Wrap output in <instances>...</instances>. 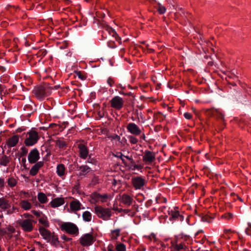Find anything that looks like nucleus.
<instances>
[{
	"mask_svg": "<svg viewBox=\"0 0 251 251\" xmlns=\"http://www.w3.org/2000/svg\"><path fill=\"white\" fill-rule=\"evenodd\" d=\"M18 212V208L14 206H11V202L7 199L1 197L0 198V213H2L6 212L7 215H11L15 212Z\"/></svg>",
	"mask_w": 251,
	"mask_h": 251,
	"instance_id": "nucleus-1",
	"label": "nucleus"
},
{
	"mask_svg": "<svg viewBox=\"0 0 251 251\" xmlns=\"http://www.w3.org/2000/svg\"><path fill=\"white\" fill-rule=\"evenodd\" d=\"M131 183L135 190H143L148 183V180L143 176H135L132 177Z\"/></svg>",
	"mask_w": 251,
	"mask_h": 251,
	"instance_id": "nucleus-2",
	"label": "nucleus"
},
{
	"mask_svg": "<svg viewBox=\"0 0 251 251\" xmlns=\"http://www.w3.org/2000/svg\"><path fill=\"white\" fill-rule=\"evenodd\" d=\"M190 239V237L187 235H183L179 239H177L176 242H172V248L173 251H187L188 248L185 242Z\"/></svg>",
	"mask_w": 251,
	"mask_h": 251,
	"instance_id": "nucleus-3",
	"label": "nucleus"
},
{
	"mask_svg": "<svg viewBox=\"0 0 251 251\" xmlns=\"http://www.w3.org/2000/svg\"><path fill=\"white\" fill-rule=\"evenodd\" d=\"M94 212L100 219L104 221H108L112 216V211L110 209L97 205L94 207Z\"/></svg>",
	"mask_w": 251,
	"mask_h": 251,
	"instance_id": "nucleus-4",
	"label": "nucleus"
},
{
	"mask_svg": "<svg viewBox=\"0 0 251 251\" xmlns=\"http://www.w3.org/2000/svg\"><path fill=\"white\" fill-rule=\"evenodd\" d=\"M60 229L62 231H65L70 235H77L79 233L78 227L73 223L65 222L62 223L60 226Z\"/></svg>",
	"mask_w": 251,
	"mask_h": 251,
	"instance_id": "nucleus-5",
	"label": "nucleus"
},
{
	"mask_svg": "<svg viewBox=\"0 0 251 251\" xmlns=\"http://www.w3.org/2000/svg\"><path fill=\"white\" fill-rule=\"evenodd\" d=\"M102 36L103 38L111 39L113 38L118 42L119 45L122 43L121 38L118 36L116 32L110 27H106L102 31Z\"/></svg>",
	"mask_w": 251,
	"mask_h": 251,
	"instance_id": "nucleus-6",
	"label": "nucleus"
},
{
	"mask_svg": "<svg viewBox=\"0 0 251 251\" xmlns=\"http://www.w3.org/2000/svg\"><path fill=\"white\" fill-rule=\"evenodd\" d=\"M25 144L26 146H32L35 145L39 140L38 132L33 130H30L27 132Z\"/></svg>",
	"mask_w": 251,
	"mask_h": 251,
	"instance_id": "nucleus-7",
	"label": "nucleus"
},
{
	"mask_svg": "<svg viewBox=\"0 0 251 251\" xmlns=\"http://www.w3.org/2000/svg\"><path fill=\"white\" fill-rule=\"evenodd\" d=\"M94 241L95 238L91 233H86L79 239V243L83 247L90 246L94 243Z\"/></svg>",
	"mask_w": 251,
	"mask_h": 251,
	"instance_id": "nucleus-8",
	"label": "nucleus"
},
{
	"mask_svg": "<svg viewBox=\"0 0 251 251\" xmlns=\"http://www.w3.org/2000/svg\"><path fill=\"white\" fill-rule=\"evenodd\" d=\"M19 225L23 230L26 232H30L33 229L34 221L31 219L21 220L19 221Z\"/></svg>",
	"mask_w": 251,
	"mask_h": 251,
	"instance_id": "nucleus-9",
	"label": "nucleus"
},
{
	"mask_svg": "<svg viewBox=\"0 0 251 251\" xmlns=\"http://www.w3.org/2000/svg\"><path fill=\"white\" fill-rule=\"evenodd\" d=\"M126 128L129 133L135 136H139L142 132V129L134 123H129L127 124Z\"/></svg>",
	"mask_w": 251,
	"mask_h": 251,
	"instance_id": "nucleus-10",
	"label": "nucleus"
},
{
	"mask_svg": "<svg viewBox=\"0 0 251 251\" xmlns=\"http://www.w3.org/2000/svg\"><path fill=\"white\" fill-rule=\"evenodd\" d=\"M169 219L174 221H183L184 217L180 214L178 208L177 207H174L173 209L169 211Z\"/></svg>",
	"mask_w": 251,
	"mask_h": 251,
	"instance_id": "nucleus-11",
	"label": "nucleus"
},
{
	"mask_svg": "<svg viewBox=\"0 0 251 251\" xmlns=\"http://www.w3.org/2000/svg\"><path fill=\"white\" fill-rule=\"evenodd\" d=\"M79 156L83 159H86L88 155L89 150L86 145L83 142H79L77 144Z\"/></svg>",
	"mask_w": 251,
	"mask_h": 251,
	"instance_id": "nucleus-12",
	"label": "nucleus"
},
{
	"mask_svg": "<svg viewBox=\"0 0 251 251\" xmlns=\"http://www.w3.org/2000/svg\"><path fill=\"white\" fill-rule=\"evenodd\" d=\"M110 103L112 108L119 110L123 108L124 100L121 97L115 96L110 100Z\"/></svg>",
	"mask_w": 251,
	"mask_h": 251,
	"instance_id": "nucleus-13",
	"label": "nucleus"
},
{
	"mask_svg": "<svg viewBox=\"0 0 251 251\" xmlns=\"http://www.w3.org/2000/svg\"><path fill=\"white\" fill-rule=\"evenodd\" d=\"M28 162L30 164H34L38 162L40 159V153L36 148L31 150L27 156Z\"/></svg>",
	"mask_w": 251,
	"mask_h": 251,
	"instance_id": "nucleus-14",
	"label": "nucleus"
},
{
	"mask_svg": "<svg viewBox=\"0 0 251 251\" xmlns=\"http://www.w3.org/2000/svg\"><path fill=\"white\" fill-rule=\"evenodd\" d=\"M155 159V153L151 151L146 150L143 156V161L147 165L151 164Z\"/></svg>",
	"mask_w": 251,
	"mask_h": 251,
	"instance_id": "nucleus-15",
	"label": "nucleus"
},
{
	"mask_svg": "<svg viewBox=\"0 0 251 251\" xmlns=\"http://www.w3.org/2000/svg\"><path fill=\"white\" fill-rule=\"evenodd\" d=\"M33 93L36 98L40 100H43L47 96L45 89L42 86L35 87L33 90Z\"/></svg>",
	"mask_w": 251,
	"mask_h": 251,
	"instance_id": "nucleus-16",
	"label": "nucleus"
},
{
	"mask_svg": "<svg viewBox=\"0 0 251 251\" xmlns=\"http://www.w3.org/2000/svg\"><path fill=\"white\" fill-rule=\"evenodd\" d=\"M82 206L80 202L77 199H74L70 203V208L71 212H76L81 209Z\"/></svg>",
	"mask_w": 251,
	"mask_h": 251,
	"instance_id": "nucleus-17",
	"label": "nucleus"
},
{
	"mask_svg": "<svg viewBox=\"0 0 251 251\" xmlns=\"http://www.w3.org/2000/svg\"><path fill=\"white\" fill-rule=\"evenodd\" d=\"M43 161H38L34 163V165L32 166L29 171L30 175L31 176H36L38 174L39 170L43 166Z\"/></svg>",
	"mask_w": 251,
	"mask_h": 251,
	"instance_id": "nucleus-18",
	"label": "nucleus"
},
{
	"mask_svg": "<svg viewBox=\"0 0 251 251\" xmlns=\"http://www.w3.org/2000/svg\"><path fill=\"white\" fill-rule=\"evenodd\" d=\"M77 176L79 177L85 176L87 174L91 171V169L87 165H81L78 168Z\"/></svg>",
	"mask_w": 251,
	"mask_h": 251,
	"instance_id": "nucleus-19",
	"label": "nucleus"
},
{
	"mask_svg": "<svg viewBox=\"0 0 251 251\" xmlns=\"http://www.w3.org/2000/svg\"><path fill=\"white\" fill-rule=\"evenodd\" d=\"M65 201L63 198H56L51 200L50 202V204L52 208H56L63 205Z\"/></svg>",
	"mask_w": 251,
	"mask_h": 251,
	"instance_id": "nucleus-20",
	"label": "nucleus"
},
{
	"mask_svg": "<svg viewBox=\"0 0 251 251\" xmlns=\"http://www.w3.org/2000/svg\"><path fill=\"white\" fill-rule=\"evenodd\" d=\"M19 137L17 135H13L8 138L6 142V145L9 148L15 147L18 143Z\"/></svg>",
	"mask_w": 251,
	"mask_h": 251,
	"instance_id": "nucleus-21",
	"label": "nucleus"
},
{
	"mask_svg": "<svg viewBox=\"0 0 251 251\" xmlns=\"http://www.w3.org/2000/svg\"><path fill=\"white\" fill-rule=\"evenodd\" d=\"M133 201V198L126 194H124L121 197V202L127 206L132 204Z\"/></svg>",
	"mask_w": 251,
	"mask_h": 251,
	"instance_id": "nucleus-22",
	"label": "nucleus"
},
{
	"mask_svg": "<svg viewBox=\"0 0 251 251\" xmlns=\"http://www.w3.org/2000/svg\"><path fill=\"white\" fill-rule=\"evenodd\" d=\"M39 231L41 235L45 240H48L51 237V232L44 227H40Z\"/></svg>",
	"mask_w": 251,
	"mask_h": 251,
	"instance_id": "nucleus-23",
	"label": "nucleus"
},
{
	"mask_svg": "<svg viewBox=\"0 0 251 251\" xmlns=\"http://www.w3.org/2000/svg\"><path fill=\"white\" fill-rule=\"evenodd\" d=\"M66 168L63 164H59L56 166V174L60 177L66 175Z\"/></svg>",
	"mask_w": 251,
	"mask_h": 251,
	"instance_id": "nucleus-24",
	"label": "nucleus"
},
{
	"mask_svg": "<svg viewBox=\"0 0 251 251\" xmlns=\"http://www.w3.org/2000/svg\"><path fill=\"white\" fill-rule=\"evenodd\" d=\"M20 207L24 210L27 211L31 209L32 204L27 200H22L19 203Z\"/></svg>",
	"mask_w": 251,
	"mask_h": 251,
	"instance_id": "nucleus-25",
	"label": "nucleus"
},
{
	"mask_svg": "<svg viewBox=\"0 0 251 251\" xmlns=\"http://www.w3.org/2000/svg\"><path fill=\"white\" fill-rule=\"evenodd\" d=\"M37 199L41 204H45L48 201V199L46 195L43 192H39L37 194Z\"/></svg>",
	"mask_w": 251,
	"mask_h": 251,
	"instance_id": "nucleus-26",
	"label": "nucleus"
},
{
	"mask_svg": "<svg viewBox=\"0 0 251 251\" xmlns=\"http://www.w3.org/2000/svg\"><path fill=\"white\" fill-rule=\"evenodd\" d=\"M121 229H116L111 230L109 233V237L112 240H117L120 235Z\"/></svg>",
	"mask_w": 251,
	"mask_h": 251,
	"instance_id": "nucleus-27",
	"label": "nucleus"
},
{
	"mask_svg": "<svg viewBox=\"0 0 251 251\" xmlns=\"http://www.w3.org/2000/svg\"><path fill=\"white\" fill-rule=\"evenodd\" d=\"M38 221L44 227H48L49 226L50 224L48 218L45 215L40 217L38 219Z\"/></svg>",
	"mask_w": 251,
	"mask_h": 251,
	"instance_id": "nucleus-28",
	"label": "nucleus"
},
{
	"mask_svg": "<svg viewBox=\"0 0 251 251\" xmlns=\"http://www.w3.org/2000/svg\"><path fill=\"white\" fill-rule=\"evenodd\" d=\"M82 218L84 221L89 222L92 220V215L90 211H86L82 213Z\"/></svg>",
	"mask_w": 251,
	"mask_h": 251,
	"instance_id": "nucleus-29",
	"label": "nucleus"
},
{
	"mask_svg": "<svg viewBox=\"0 0 251 251\" xmlns=\"http://www.w3.org/2000/svg\"><path fill=\"white\" fill-rule=\"evenodd\" d=\"M116 251H126V248L124 243L117 242L115 244Z\"/></svg>",
	"mask_w": 251,
	"mask_h": 251,
	"instance_id": "nucleus-30",
	"label": "nucleus"
},
{
	"mask_svg": "<svg viewBox=\"0 0 251 251\" xmlns=\"http://www.w3.org/2000/svg\"><path fill=\"white\" fill-rule=\"evenodd\" d=\"M56 145L59 148L62 150H65L67 148V143L62 139L56 140Z\"/></svg>",
	"mask_w": 251,
	"mask_h": 251,
	"instance_id": "nucleus-31",
	"label": "nucleus"
},
{
	"mask_svg": "<svg viewBox=\"0 0 251 251\" xmlns=\"http://www.w3.org/2000/svg\"><path fill=\"white\" fill-rule=\"evenodd\" d=\"M112 196L107 194H100V201L102 203L107 202L112 199Z\"/></svg>",
	"mask_w": 251,
	"mask_h": 251,
	"instance_id": "nucleus-32",
	"label": "nucleus"
},
{
	"mask_svg": "<svg viewBox=\"0 0 251 251\" xmlns=\"http://www.w3.org/2000/svg\"><path fill=\"white\" fill-rule=\"evenodd\" d=\"M9 159L6 155H3L0 159V165L3 166H6L9 163Z\"/></svg>",
	"mask_w": 251,
	"mask_h": 251,
	"instance_id": "nucleus-33",
	"label": "nucleus"
},
{
	"mask_svg": "<svg viewBox=\"0 0 251 251\" xmlns=\"http://www.w3.org/2000/svg\"><path fill=\"white\" fill-rule=\"evenodd\" d=\"M8 185L10 187H15L17 184V180L14 177H10L7 179Z\"/></svg>",
	"mask_w": 251,
	"mask_h": 251,
	"instance_id": "nucleus-34",
	"label": "nucleus"
},
{
	"mask_svg": "<svg viewBox=\"0 0 251 251\" xmlns=\"http://www.w3.org/2000/svg\"><path fill=\"white\" fill-rule=\"evenodd\" d=\"M91 198L95 202H99L100 201V194L97 192L93 193L91 195Z\"/></svg>",
	"mask_w": 251,
	"mask_h": 251,
	"instance_id": "nucleus-35",
	"label": "nucleus"
},
{
	"mask_svg": "<svg viewBox=\"0 0 251 251\" xmlns=\"http://www.w3.org/2000/svg\"><path fill=\"white\" fill-rule=\"evenodd\" d=\"M117 43L119 44L115 39L113 38L109 39L107 42V45L109 48H115L117 46Z\"/></svg>",
	"mask_w": 251,
	"mask_h": 251,
	"instance_id": "nucleus-36",
	"label": "nucleus"
},
{
	"mask_svg": "<svg viewBox=\"0 0 251 251\" xmlns=\"http://www.w3.org/2000/svg\"><path fill=\"white\" fill-rule=\"evenodd\" d=\"M75 77H77L79 79H80L81 80H84L86 78V76L84 72H82L81 71H75Z\"/></svg>",
	"mask_w": 251,
	"mask_h": 251,
	"instance_id": "nucleus-37",
	"label": "nucleus"
},
{
	"mask_svg": "<svg viewBox=\"0 0 251 251\" xmlns=\"http://www.w3.org/2000/svg\"><path fill=\"white\" fill-rule=\"evenodd\" d=\"M47 240L50 241L53 244L56 245L59 242L57 236L51 233V237Z\"/></svg>",
	"mask_w": 251,
	"mask_h": 251,
	"instance_id": "nucleus-38",
	"label": "nucleus"
},
{
	"mask_svg": "<svg viewBox=\"0 0 251 251\" xmlns=\"http://www.w3.org/2000/svg\"><path fill=\"white\" fill-rule=\"evenodd\" d=\"M129 143L132 145L136 144L138 142V139L133 135H129L127 137Z\"/></svg>",
	"mask_w": 251,
	"mask_h": 251,
	"instance_id": "nucleus-39",
	"label": "nucleus"
},
{
	"mask_svg": "<svg viewBox=\"0 0 251 251\" xmlns=\"http://www.w3.org/2000/svg\"><path fill=\"white\" fill-rule=\"evenodd\" d=\"M157 11L159 14H163L166 12V8L164 6L159 4L158 7L157 8Z\"/></svg>",
	"mask_w": 251,
	"mask_h": 251,
	"instance_id": "nucleus-40",
	"label": "nucleus"
},
{
	"mask_svg": "<svg viewBox=\"0 0 251 251\" xmlns=\"http://www.w3.org/2000/svg\"><path fill=\"white\" fill-rule=\"evenodd\" d=\"M20 196L22 198L26 199L30 197V194L28 192L25 191H21L20 192Z\"/></svg>",
	"mask_w": 251,
	"mask_h": 251,
	"instance_id": "nucleus-41",
	"label": "nucleus"
},
{
	"mask_svg": "<svg viewBox=\"0 0 251 251\" xmlns=\"http://www.w3.org/2000/svg\"><path fill=\"white\" fill-rule=\"evenodd\" d=\"M233 217V215L231 213H227L222 216V218L226 219L227 220L232 219Z\"/></svg>",
	"mask_w": 251,
	"mask_h": 251,
	"instance_id": "nucleus-42",
	"label": "nucleus"
},
{
	"mask_svg": "<svg viewBox=\"0 0 251 251\" xmlns=\"http://www.w3.org/2000/svg\"><path fill=\"white\" fill-rule=\"evenodd\" d=\"M115 79L114 78L109 77L107 78V83L109 85V86L112 87L115 84Z\"/></svg>",
	"mask_w": 251,
	"mask_h": 251,
	"instance_id": "nucleus-43",
	"label": "nucleus"
},
{
	"mask_svg": "<svg viewBox=\"0 0 251 251\" xmlns=\"http://www.w3.org/2000/svg\"><path fill=\"white\" fill-rule=\"evenodd\" d=\"M184 117L187 120H190L192 118V115L189 112H185L184 113Z\"/></svg>",
	"mask_w": 251,
	"mask_h": 251,
	"instance_id": "nucleus-44",
	"label": "nucleus"
},
{
	"mask_svg": "<svg viewBox=\"0 0 251 251\" xmlns=\"http://www.w3.org/2000/svg\"><path fill=\"white\" fill-rule=\"evenodd\" d=\"M31 212L33 214H34L35 216H36L37 217H41V215L42 214V212L40 211H36V210H33L31 211Z\"/></svg>",
	"mask_w": 251,
	"mask_h": 251,
	"instance_id": "nucleus-45",
	"label": "nucleus"
},
{
	"mask_svg": "<svg viewBox=\"0 0 251 251\" xmlns=\"http://www.w3.org/2000/svg\"><path fill=\"white\" fill-rule=\"evenodd\" d=\"M143 168V166L140 164H135L133 166V170H137L138 171L141 170Z\"/></svg>",
	"mask_w": 251,
	"mask_h": 251,
	"instance_id": "nucleus-46",
	"label": "nucleus"
},
{
	"mask_svg": "<svg viewBox=\"0 0 251 251\" xmlns=\"http://www.w3.org/2000/svg\"><path fill=\"white\" fill-rule=\"evenodd\" d=\"M108 251H116V249H114V246L110 244L107 247Z\"/></svg>",
	"mask_w": 251,
	"mask_h": 251,
	"instance_id": "nucleus-47",
	"label": "nucleus"
},
{
	"mask_svg": "<svg viewBox=\"0 0 251 251\" xmlns=\"http://www.w3.org/2000/svg\"><path fill=\"white\" fill-rule=\"evenodd\" d=\"M119 157L122 159V161H124V159H123V157H125L126 158V159H127L128 160H132V158L130 157H129L128 156H125V155H123L122 153L121 154V155L120 156H119Z\"/></svg>",
	"mask_w": 251,
	"mask_h": 251,
	"instance_id": "nucleus-48",
	"label": "nucleus"
},
{
	"mask_svg": "<svg viewBox=\"0 0 251 251\" xmlns=\"http://www.w3.org/2000/svg\"><path fill=\"white\" fill-rule=\"evenodd\" d=\"M61 238L66 241H69L71 239L70 238L67 237L65 235H62Z\"/></svg>",
	"mask_w": 251,
	"mask_h": 251,
	"instance_id": "nucleus-49",
	"label": "nucleus"
},
{
	"mask_svg": "<svg viewBox=\"0 0 251 251\" xmlns=\"http://www.w3.org/2000/svg\"><path fill=\"white\" fill-rule=\"evenodd\" d=\"M116 87H117V88H121L122 90H124L126 88L125 86H123L122 84L120 83L116 84Z\"/></svg>",
	"mask_w": 251,
	"mask_h": 251,
	"instance_id": "nucleus-50",
	"label": "nucleus"
},
{
	"mask_svg": "<svg viewBox=\"0 0 251 251\" xmlns=\"http://www.w3.org/2000/svg\"><path fill=\"white\" fill-rule=\"evenodd\" d=\"M23 216L25 217V218H32L33 216L32 215H30L29 214H28V213H25L23 214Z\"/></svg>",
	"mask_w": 251,
	"mask_h": 251,
	"instance_id": "nucleus-51",
	"label": "nucleus"
},
{
	"mask_svg": "<svg viewBox=\"0 0 251 251\" xmlns=\"http://www.w3.org/2000/svg\"><path fill=\"white\" fill-rule=\"evenodd\" d=\"M119 93L120 94V95H124V96H126V95H128V94L127 93H125L123 90H121L120 91H119Z\"/></svg>",
	"mask_w": 251,
	"mask_h": 251,
	"instance_id": "nucleus-52",
	"label": "nucleus"
},
{
	"mask_svg": "<svg viewBox=\"0 0 251 251\" xmlns=\"http://www.w3.org/2000/svg\"><path fill=\"white\" fill-rule=\"evenodd\" d=\"M203 232V231L202 230H198L195 234V237H197L198 235L201 233H202Z\"/></svg>",
	"mask_w": 251,
	"mask_h": 251,
	"instance_id": "nucleus-53",
	"label": "nucleus"
},
{
	"mask_svg": "<svg viewBox=\"0 0 251 251\" xmlns=\"http://www.w3.org/2000/svg\"><path fill=\"white\" fill-rule=\"evenodd\" d=\"M5 70H6L5 68L3 66H1L0 65V71L1 72H4L5 71Z\"/></svg>",
	"mask_w": 251,
	"mask_h": 251,
	"instance_id": "nucleus-54",
	"label": "nucleus"
},
{
	"mask_svg": "<svg viewBox=\"0 0 251 251\" xmlns=\"http://www.w3.org/2000/svg\"><path fill=\"white\" fill-rule=\"evenodd\" d=\"M141 138L143 139V140H145L146 139V136H145V134L144 133H141Z\"/></svg>",
	"mask_w": 251,
	"mask_h": 251,
	"instance_id": "nucleus-55",
	"label": "nucleus"
},
{
	"mask_svg": "<svg viewBox=\"0 0 251 251\" xmlns=\"http://www.w3.org/2000/svg\"><path fill=\"white\" fill-rule=\"evenodd\" d=\"M4 179L0 178V185H3L4 184Z\"/></svg>",
	"mask_w": 251,
	"mask_h": 251,
	"instance_id": "nucleus-56",
	"label": "nucleus"
},
{
	"mask_svg": "<svg viewBox=\"0 0 251 251\" xmlns=\"http://www.w3.org/2000/svg\"><path fill=\"white\" fill-rule=\"evenodd\" d=\"M24 130V128H19L17 129V132H22V131H23Z\"/></svg>",
	"mask_w": 251,
	"mask_h": 251,
	"instance_id": "nucleus-57",
	"label": "nucleus"
},
{
	"mask_svg": "<svg viewBox=\"0 0 251 251\" xmlns=\"http://www.w3.org/2000/svg\"><path fill=\"white\" fill-rule=\"evenodd\" d=\"M130 210L129 209H124L123 210V212L126 214H128V213L130 212Z\"/></svg>",
	"mask_w": 251,
	"mask_h": 251,
	"instance_id": "nucleus-58",
	"label": "nucleus"
},
{
	"mask_svg": "<svg viewBox=\"0 0 251 251\" xmlns=\"http://www.w3.org/2000/svg\"><path fill=\"white\" fill-rule=\"evenodd\" d=\"M220 113V117L221 119H224V115L220 112H219Z\"/></svg>",
	"mask_w": 251,
	"mask_h": 251,
	"instance_id": "nucleus-59",
	"label": "nucleus"
},
{
	"mask_svg": "<svg viewBox=\"0 0 251 251\" xmlns=\"http://www.w3.org/2000/svg\"><path fill=\"white\" fill-rule=\"evenodd\" d=\"M35 244H36V245H38V246L41 245L40 243V242H36L35 243Z\"/></svg>",
	"mask_w": 251,
	"mask_h": 251,
	"instance_id": "nucleus-60",
	"label": "nucleus"
},
{
	"mask_svg": "<svg viewBox=\"0 0 251 251\" xmlns=\"http://www.w3.org/2000/svg\"><path fill=\"white\" fill-rule=\"evenodd\" d=\"M248 227L249 228L251 229V223L248 224Z\"/></svg>",
	"mask_w": 251,
	"mask_h": 251,
	"instance_id": "nucleus-61",
	"label": "nucleus"
},
{
	"mask_svg": "<svg viewBox=\"0 0 251 251\" xmlns=\"http://www.w3.org/2000/svg\"><path fill=\"white\" fill-rule=\"evenodd\" d=\"M43 53H44V55H45V54H46L47 53V51L46 50H44L43 51Z\"/></svg>",
	"mask_w": 251,
	"mask_h": 251,
	"instance_id": "nucleus-62",
	"label": "nucleus"
},
{
	"mask_svg": "<svg viewBox=\"0 0 251 251\" xmlns=\"http://www.w3.org/2000/svg\"><path fill=\"white\" fill-rule=\"evenodd\" d=\"M29 251H35L34 248L30 250Z\"/></svg>",
	"mask_w": 251,
	"mask_h": 251,
	"instance_id": "nucleus-63",
	"label": "nucleus"
},
{
	"mask_svg": "<svg viewBox=\"0 0 251 251\" xmlns=\"http://www.w3.org/2000/svg\"><path fill=\"white\" fill-rule=\"evenodd\" d=\"M209 251L208 250H204V251Z\"/></svg>",
	"mask_w": 251,
	"mask_h": 251,
	"instance_id": "nucleus-64",
	"label": "nucleus"
}]
</instances>
